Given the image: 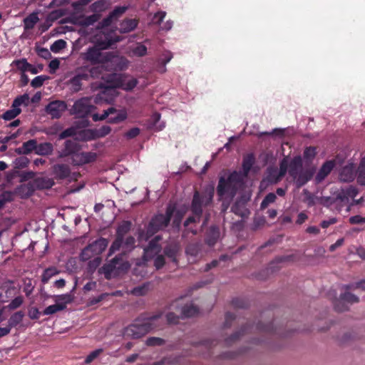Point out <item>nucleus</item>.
<instances>
[{
  "label": "nucleus",
  "mask_w": 365,
  "mask_h": 365,
  "mask_svg": "<svg viewBox=\"0 0 365 365\" xmlns=\"http://www.w3.org/2000/svg\"><path fill=\"white\" fill-rule=\"evenodd\" d=\"M302 170V162L300 156L295 157L289 165V173L293 178Z\"/></svg>",
  "instance_id": "obj_18"
},
{
  "label": "nucleus",
  "mask_w": 365,
  "mask_h": 365,
  "mask_svg": "<svg viewBox=\"0 0 365 365\" xmlns=\"http://www.w3.org/2000/svg\"><path fill=\"white\" fill-rule=\"evenodd\" d=\"M101 14H93L91 16H83L78 19L79 24L83 26H89L93 25L101 19Z\"/></svg>",
  "instance_id": "obj_26"
},
{
  "label": "nucleus",
  "mask_w": 365,
  "mask_h": 365,
  "mask_svg": "<svg viewBox=\"0 0 365 365\" xmlns=\"http://www.w3.org/2000/svg\"><path fill=\"white\" fill-rule=\"evenodd\" d=\"M303 195H304V199L303 201L307 203L308 207L314 206L317 204H322L325 206H329L328 200H329V197H319L317 196H315L312 195L311 192H309L307 190H303Z\"/></svg>",
  "instance_id": "obj_16"
},
{
  "label": "nucleus",
  "mask_w": 365,
  "mask_h": 365,
  "mask_svg": "<svg viewBox=\"0 0 365 365\" xmlns=\"http://www.w3.org/2000/svg\"><path fill=\"white\" fill-rule=\"evenodd\" d=\"M35 186L38 188H49L53 185V181L49 178H37L34 180Z\"/></svg>",
  "instance_id": "obj_33"
},
{
  "label": "nucleus",
  "mask_w": 365,
  "mask_h": 365,
  "mask_svg": "<svg viewBox=\"0 0 365 365\" xmlns=\"http://www.w3.org/2000/svg\"><path fill=\"white\" fill-rule=\"evenodd\" d=\"M36 148L37 142L36 140L32 139L24 143L21 149L24 154H29L34 150L36 151Z\"/></svg>",
  "instance_id": "obj_38"
},
{
  "label": "nucleus",
  "mask_w": 365,
  "mask_h": 365,
  "mask_svg": "<svg viewBox=\"0 0 365 365\" xmlns=\"http://www.w3.org/2000/svg\"><path fill=\"white\" fill-rule=\"evenodd\" d=\"M161 237L158 235L152 240L147 247L144 249L143 258L145 261L154 259V266L157 269L162 268L165 263V257L160 255L162 250L161 246L159 245V241Z\"/></svg>",
  "instance_id": "obj_7"
},
{
  "label": "nucleus",
  "mask_w": 365,
  "mask_h": 365,
  "mask_svg": "<svg viewBox=\"0 0 365 365\" xmlns=\"http://www.w3.org/2000/svg\"><path fill=\"white\" fill-rule=\"evenodd\" d=\"M48 78L46 76H38L35 77L31 82V85L34 88H40L45 80H47Z\"/></svg>",
  "instance_id": "obj_49"
},
{
  "label": "nucleus",
  "mask_w": 365,
  "mask_h": 365,
  "mask_svg": "<svg viewBox=\"0 0 365 365\" xmlns=\"http://www.w3.org/2000/svg\"><path fill=\"white\" fill-rule=\"evenodd\" d=\"M123 244V238L117 236L116 240L113 242L109 250V255H113L115 252L118 250Z\"/></svg>",
  "instance_id": "obj_51"
},
{
  "label": "nucleus",
  "mask_w": 365,
  "mask_h": 365,
  "mask_svg": "<svg viewBox=\"0 0 365 365\" xmlns=\"http://www.w3.org/2000/svg\"><path fill=\"white\" fill-rule=\"evenodd\" d=\"M254 163V158L252 155H250L246 156L243 160L242 163V169H243V173L242 175L244 176V179L247 175L249 171L250 170L251 168L252 167V165Z\"/></svg>",
  "instance_id": "obj_35"
},
{
  "label": "nucleus",
  "mask_w": 365,
  "mask_h": 365,
  "mask_svg": "<svg viewBox=\"0 0 365 365\" xmlns=\"http://www.w3.org/2000/svg\"><path fill=\"white\" fill-rule=\"evenodd\" d=\"M173 211L174 207L169 204L165 215L159 214L155 215L150 222L146 232L140 233L139 240L146 241L158 231L166 227L171 220Z\"/></svg>",
  "instance_id": "obj_6"
},
{
  "label": "nucleus",
  "mask_w": 365,
  "mask_h": 365,
  "mask_svg": "<svg viewBox=\"0 0 365 365\" xmlns=\"http://www.w3.org/2000/svg\"><path fill=\"white\" fill-rule=\"evenodd\" d=\"M24 302V297L22 296H18L14 298L6 307L10 310L16 309L20 307Z\"/></svg>",
  "instance_id": "obj_46"
},
{
  "label": "nucleus",
  "mask_w": 365,
  "mask_h": 365,
  "mask_svg": "<svg viewBox=\"0 0 365 365\" xmlns=\"http://www.w3.org/2000/svg\"><path fill=\"white\" fill-rule=\"evenodd\" d=\"M213 195V187L207 189L202 195H200L198 192H195L193 196L191 207L193 216L189 217L184 223L185 227H187V230L193 234H195L196 232L191 228H189V225L191 223H195L200 221V218L202 212V207L207 206L212 202Z\"/></svg>",
  "instance_id": "obj_4"
},
{
  "label": "nucleus",
  "mask_w": 365,
  "mask_h": 365,
  "mask_svg": "<svg viewBox=\"0 0 365 365\" xmlns=\"http://www.w3.org/2000/svg\"><path fill=\"white\" fill-rule=\"evenodd\" d=\"M53 145L50 143H43L37 145L36 153L40 155H46L52 153Z\"/></svg>",
  "instance_id": "obj_30"
},
{
  "label": "nucleus",
  "mask_w": 365,
  "mask_h": 365,
  "mask_svg": "<svg viewBox=\"0 0 365 365\" xmlns=\"http://www.w3.org/2000/svg\"><path fill=\"white\" fill-rule=\"evenodd\" d=\"M357 194V190L352 186H349L346 189H341L336 192L332 197H329V206L332 204H336L340 207L339 208L340 210L342 206L348 205L350 200L354 199Z\"/></svg>",
  "instance_id": "obj_8"
},
{
  "label": "nucleus",
  "mask_w": 365,
  "mask_h": 365,
  "mask_svg": "<svg viewBox=\"0 0 365 365\" xmlns=\"http://www.w3.org/2000/svg\"><path fill=\"white\" fill-rule=\"evenodd\" d=\"M11 66H15L21 73H26L28 68L31 67V63L27 61L26 58H23L14 60Z\"/></svg>",
  "instance_id": "obj_29"
},
{
  "label": "nucleus",
  "mask_w": 365,
  "mask_h": 365,
  "mask_svg": "<svg viewBox=\"0 0 365 365\" xmlns=\"http://www.w3.org/2000/svg\"><path fill=\"white\" fill-rule=\"evenodd\" d=\"M95 110L96 107L92 105L91 99L86 98L77 101L73 106V113L78 115L79 117H85L91 114L92 119L95 122L103 120L110 115L113 114V113L115 112V110L113 107L105 110L102 115L94 113L93 112Z\"/></svg>",
  "instance_id": "obj_5"
},
{
  "label": "nucleus",
  "mask_w": 365,
  "mask_h": 365,
  "mask_svg": "<svg viewBox=\"0 0 365 365\" xmlns=\"http://www.w3.org/2000/svg\"><path fill=\"white\" fill-rule=\"evenodd\" d=\"M276 198L277 197L275 194L272 192L269 193L262 200L260 205L261 209L264 210L267 207L269 204L273 203L275 201Z\"/></svg>",
  "instance_id": "obj_48"
},
{
  "label": "nucleus",
  "mask_w": 365,
  "mask_h": 365,
  "mask_svg": "<svg viewBox=\"0 0 365 365\" xmlns=\"http://www.w3.org/2000/svg\"><path fill=\"white\" fill-rule=\"evenodd\" d=\"M66 106L63 101H53L46 106V112L52 116V118H59L62 113L66 110Z\"/></svg>",
  "instance_id": "obj_17"
},
{
  "label": "nucleus",
  "mask_w": 365,
  "mask_h": 365,
  "mask_svg": "<svg viewBox=\"0 0 365 365\" xmlns=\"http://www.w3.org/2000/svg\"><path fill=\"white\" fill-rule=\"evenodd\" d=\"M180 248L178 243L173 242L168 245L164 248V254L173 262H177V257L180 252Z\"/></svg>",
  "instance_id": "obj_19"
},
{
  "label": "nucleus",
  "mask_w": 365,
  "mask_h": 365,
  "mask_svg": "<svg viewBox=\"0 0 365 365\" xmlns=\"http://www.w3.org/2000/svg\"><path fill=\"white\" fill-rule=\"evenodd\" d=\"M66 46V42L63 39H58L54 41L51 46V51L53 53H58Z\"/></svg>",
  "instance_id": "obj_43"
},
{
  "label": "nucleus",
  "mask_w": 365,
  "mask_h": 365,
  "mask_svg": "<svg viewBox=\"0 0 365 365\" xmlns=\"http://www.w3.org/2000/svg\"><path fill=\"white\" fill-rule=\"evenodd\" d=\"M349 222L353 225L365 223V217L360 215H355L349 218Z\"/></svg>",
  "instance_id": "obj_63"
},
{
  "label": "nucleus",
  "mask_w": 365,
  "mask_h": 365,
  "mask_svg": "<svg viewBox=\"0 0 365 365\" xmlns=\"http://www.w3.org/2000/svg\"><path fill=\"white\" fill-rule=\"evenodd\" d=\"M100 65L101 66H93L90 68V70L88 71V77L91 76L93 78H98L101 76L103 70L106 71V69L102 66V64H100Z\"/></svg>",
  "instance_id": "obj_44"
},
{
  "label": "nucleus",
  "mask_w": 365,
  "mask_h": 365,
  "mask_svg": "<svg viewBox=\"0 0 365 365\" xmlns=\"http://www.w3.org/2000/svg\"><path fill=\"white\" fill-rule=\"evenodd\" d=\"M164 341L161 338L159 337H149L145 341V344L147 346H160L163 344Z\"/></svg>",
  "instance_id": "obj_55"
},
{
  "label": "nucleus",
  "mask_w": 365,
  "mask_h": 365,
  "mask_svg": "<svg viewBox=\"0 0 365 365\" xmlns=\"http://www.w3.org/2000/svg\"><path fill=\"white\" fill-rule=\"evenodd\" d=\"M134 245H135V239L134 237H128L124 243H123V248L125 250H132L133 247H134Z\"/></svg>",
  "instance_id": "obj_59"
},
{
  "label": "nucleus",
  "mask_w": 365,
  "mask_h": 365,
  "mask_svg": "<svg viewBox=\"0 0 365 365\" xmlns=\"http://www.w3.org/2000/svg\"><path fill=\"white\" fill-rule=\"evenodd\" d=\"M130 227V223L129 222H123L117 230V236L123 237V235L128 232Z\"/></svg>",
  "instance_id": "obj_50"
},
{
  "label": "nucleus",
  "mask_w": 365,
  "mask_h": 365,
  "mask_svg": "<svg viewBox=\"0 0 365 365\" xmlns=\"http://www.w3.org/2000/svg\"><path fill=\"white\" fill-rule=\"evenodd\" d=\"M83 139L86 140H91L98 138L95 129H88L83 133Z\"/></svg>",
  "instance_id": "obj_54"
},
{
  "label": "nucleus",
  "mask_w": 365,
  "mask_h": 365,
  "mask_svg": "<svg viewBox=\"0 0 365 365\" xmlns=\"http://www.w3.org/2000/svg\"><path fill=\"white\" fill-rule=\"evenodd\" d=\"M59 272V270L55 267H48L44 270L42 274V282L44 284L47 283L51 277L57 275Z\"/></svg>",
  "instance_id": "obj_32"
},
{
  "label": "nucleus",
  "mask_w": 365,
  "mask_h": 365,
  "mask_svg": "<svg viewBox=\"0 0 365 365\" xmlns=\"http://www.w3.org/2000/svg\"><path fill=\"white\" fill-rule=\"evenodd\" d=\"M166 16V12L160 11L155 14L153 16V21L156 24H160Z\"/></svg>",
  "instance_id": "obj_60"
},
{
  "label": "nucleus",
  "mask_w": 365,
  "mask_h": 365,
  "mask_svg": "<svg viewBox=\"0 0 365 365\" xmlns=\"http://www.w3.org/2000/svg\"><path fill=\"white\" fill-rule=\"evenodd\" d=\"M171 205L174 207V211L172 215V217H173V224L175 226L179 227L180 222L182 220V218L185 215L187 209L185 207L176 209L174 205H173V204H171Z\"/></svg>",
  "instance_id": "obj_27"
},
{
  "label": "nucleus",
  "mask_w": 365,
  "mask_h": 365,
  "mask_svg": "<svg viewBox=\"0 0 365 365\" xmlns=\"http://www.w3.org/2000/svg\"><path fill=\"white\" fill-rule=\"evenodd\" d=\"M160 120V115L158 113H155L151 117L153 126L154 129L158 131L161 130L165 127L164 123H160L158 124Z\"/></svg>",
  "instance_id": "obj_42"
},
{
  "label": "nucleus",
  "mask_w": 365,
  "mask_h": 365,
  "mask_svg": "<svg viewBox=\"0 0 365 365\" xmlns=\"http://www.w3.org/2000/svg\"><path fill=\"white\" fill-rule=\"evenodd\" d=\"M120 41V36L113 32L108 33L104 35L103 38L98 39L95 46L89 47L82 53V58L92 65L102 64L108 71H122L126 66L125 58L113 51L101 52V50L108 49Z\"/></svg>",
  "instance_id": "obj_1"
},
{
  "label": "nucleus",
  "mask_w": 365,
  "mask_h": 365,
  "mask_svg": "<svg viewBox=\"0 0 365 365\" xmlns=\"http://www.w3.org/2000/svg\"><path fill=\"white\" fill-rule=\"evenodd\" d=\"M114 109L115 110V112H114L113 113H117V115L115 117L110 118L108 119L109 123H118L122 122L126 119L127 113L125 110H121L118 111L115 108H114Z\"/></svg>",
  "instance_id": "obj_40"
},
{
  "label": "nucleus",
  "mask_w": 365,
  "mask_h": 365,
  "mask_svg": "<svg viewBox=\"0 0 365 365\" xmlns=\"http://www.w3.org/2000/svg\"><path fill=\"white\" fill-rule=\"evenodd\" d=\"M53 173L56 178L64 179L70 174V168L68 165L63 164H57L53 167Z\"/></svg>",
  "instance_id": "obj_23"
},
{
  "label": "nucleus",
  "mask_w": 365,
  "mask_h": 365,
  "mask_svg": "<svg viewBox=\"0 0 365 365\" xmlns=\"http://www.w3.org/2000/svg\"><path fill=\"white\" fill-rule=\"evenodd\" d=\"M115 19L110 14L106 18L103 19L98 24V28L104 29L109 26L112 21Z\"/></svg>",
  "instance_id": "obj_58"
},
{
  "label": "nucleus",
  "mask_w": 365,
  "mask_h": 365,
  "mask_svg": "<svg viewBox=\"0 0 365 365\" xmlns=\"http://www.w3.org/2000/svg\"><path fill=\"white\" fill-rule=\"evenodd\" d=\"M138 21L135 19H125L120 24V32L123 34L133 31L138 26Z\"/></svg>",
  "instance_id": "obj_24"
},
{
  "label": "nucleus",
  "mask_w": 365,
  "mask_h": 365,
  "mask_svg": "<svg viewBox=\"0 0 365 365\" xmlns=\"http://www.w3.org/2000/svg\"><path fill=\"white\" fill-rule=\"evenodd\" d=\"M62 310H63V307H61V305H58L57 304H55L50 305V306L47 307L43 310V314L44 315H51V314H55L58 312L62 311Z\"/></svg>",
  "instance_id": "obj_47"
},
{
  "label": "nucleus",
  "mask_w": 365,
  "mask_h": 365,
  "mask_svg": "<svg viewBox=\"0 0 365 365\" xmlns=\"http://www.w3.org/2000/svg\"><path fill=\"white\" fill-rule=\"evenodd\" d=\"M88 80V74L85 73H78L73 76L71 81V85L73 87L74 91H79L81 90L82 81Z\"/></svg>",
  "instance_id": "obj_22"
},
{
  "label": "nucleus",
  "mask_w": 365,
  "mask_h": 365,
  "mask_svg": "<svg viewBox=\"0 0 365 365\" xmlns=\"http://www.w3.org/2000/svg\"><path fill=\"white\" fill-rule=\"evenodd\" d=\"M103 350L102 349H98L91 352L85 359V364H89L95 359H96L102 353Z\"/></svg>",
  "instance_id": "obj_45"
},
{
  "label": "nucleus",
  "mask_w": 365,
  "mask_h": 365,
  "mask_svg": "<svg viewBox=\"0 0 365 365\" xmlns=\"http://www.w3.org/2000/svg\"><path fill=\"white\" fill-rule=\"evenodd\" d=\"M149 289H150V284H144L143 285L135 287L131 291V294H133L135 296H138V297L143 296L148 292Z\"/></svg>",
  "instance_id": "obj_41"
},
{
  "label": "nucleus",
  "mask_w": 365,
  "mask_h": 365,
  "mask_svg": "<svg viewBox=\"0 0 365 365\" xmlns=\"http://www.w3.org/2000/svg\"><path fill=\"white\" fill-rule=\"evenodd\" d=\"M345 288H346V289H361L362 290H365V280H361L359 282L346 285Z\"/></svg>",
  "instance_id": "obj_61"
},
{
  "label": "nucleus",
  "mask_w": 365,
  "mask_h": 365,
  "mask_svg": "<svg viewBox=\"0 0 365 365\" xmlns=\"http://www.w3.org/2000/svg\"><path fill=\"white\" fill-rule=\"evenodd\" d=\"M39 21L38 14L32 13L24 19V29L25 31L33 29Z\"/></svg>",
  "instance_id": "obj_25"
},
{
  "label": "nucleus",
  "mask_w": 365,
  "mask_h": 365,
  "mask_svg": "<svg viewBox=\"0 0 365 365\" xmlns=\"http://www.w3.org/2000/svg\"><path fill=\"white\" fill-rule=\"evenodd\" d=\"M165 322V319L162 314L146 319H137L123 329L122 334L125 339H140L151 330L160 328Z\"/></svg>",
  "instance_id": "obj_3"
},
{
  "label": "nucleus",
  "mask_w": 365,
  "mask_h": 365,
  "mask_svg": "<svg viewBox=\"0 0 365 365\" xmlns=\"http://www.w3.org/2000/svg\"><path fill=\"white\" fill-rule=\"evenodd\" d=\"M126 11V8L123 6H118L113 9L112 12L110 14L111 16L115 19H118L119 16H120L125 11Z\"/></svg>",
  "instance_id": "obj_62"
},
{
  "label": "nucleus",
  "mask_w": 365,
  "mask_h": 365,
  "mask_svg": "<svg viewBox=\"0 0 365 365\" xmlns=\"http://www.w3.org/2000/svg\"><path fill=\"white\" fill-rule=\"evenodd\" d=\"M108 242L105 238H100L84 248L81 252L83 260H88L94 255L102 253L107 247Z\"/></svg>",
  "instance_id": "obj_9"
},
{
  "label": "nucleus",
  "mask_w": 365,
  "mask_h": 365,
  "mask_svg": "<svg viewBox=\"0 0 365 365\" xmlns=\"http://www.w3.org/2000/svg\"><path fill=\"white\" fill-rule=\"evenodd\" d=\"M357 181L361 185H365V155L362 157L358 168Z\"/></svg>",
  "instance_id": "obj_36"
},
{
  "label": "nucleus",
  "mask_w": 365,
  "mask_h": 365,
  "mask_svg": "<svg viewBox=\"0 0 365 365\" xmlns=\"http://www.w3.org/2000/svg\"><path fill=\"white\" fill-rule=\"evenodd\" d=\"M346 292L341 295L339 299L334 304L335 309L339 312H344L347 309V307L344 304H352L359 302V298L356 296L348 292L349 289H346Z\"/></svg>",
  "instance_id": "obj_14"
},
{
  "label": "nucleus",
  "mask_w": 365,
  "mask_h": 365,
  "mask_svg": "<svg viewBox=\"0 0 365 365\" xmlns=\"http://www.w3.org/2000/svg\"><path fill=\"white\" fill-rule=\"evenodd\" d=\"M113 78H115L113 82L109 83L106 88H122L126 91L133 90L137 85V80L135 78H126L113 76Z\"/></svg>",
  "instance_id": "obj_13"
},
{
  "label": "nucleus",
  "mask_w": 365,
  "mask_h": 365,
  "mask_svg": "<svg viewBox=\"0 0 365 365\" xmlns=\"http://www.w3.org/2000/svg\"><path fill=\"white\" fill-rule=\"evenodd\" d=\"M97 158V154L93 152H81L75 153L72 156L73 163L76 165H83L94 162Z\"/></svg>",
  "instance_id": "obj_15"
},
{
  "label": "nucleus",
  "mask_w": 365,
  "mask_h": 365,
  "mask_svg": "<svg viewBox=\"0 0 365 365\" xmlns=\"http://www.w3.org/2000/svg\"><path fill=\"white\" fill-rule=\"evenodd\" d=\"M335 165L334 161L329 160L326 162L316 176V180L319 182L322 181L332 170Z\"/></svg>",
  "instance_id": "obj_21"
},
{
  "label": "nucleus",
  "mask_w": 365,
  "mask_h": 365,
  "mask_svg": "<svg viewBox=\"0 0 365 365\" xmlns=\"http://www.w3.org/2000/svg\"><path fill=\"white\" fill-rule=\"evenodd\" d=\"M200 251V247L197 244H191L186 248V253L188 255L196 257Z\"/></svg>",
  "instance_id": "obj_52"
},
{
  "label": "nucleus",
  "mask_w": 365,
  "mask_h": 365,
  "mask_svg": "<svg viewBox=\"0 0 365 365\" xmlns=\"http://www.w3.org/2000/svg\"><path fill=\"white\" fill-rule=\"evenodd\" d=\"M130 265L128 262H125L119 264V259L114 258L108 263L105 264L99 269V272L104 274L105 277L108 279H110L113 276L117 274L118 269H128Z\"/></svg>",
  "instance_id": "obj_10"
},
{
  "label": "nucleus",
  "mask_w": 365,
  "mask_h": 365,
  "mask_svg": "<svg viewBox=\"0 0 365 365\" xmlns=\"http://www.w3.org/2000/svg\"><path fill=\"white\" fill-rule=\"evenodd\" d=\"M312 178V173L308 171L302 170L297 175V178H294L296 181V183L299 187L304 185L308 180H309Z\"/></svg>",
  "instance_id": "obj_34"
},
{
  "label": "nucleus",
  "mask_w": 365,
  "mask_h": 365,
  "mask_svg": "<svg viewBox=\"0 0 365 365\" xmlns=\"http://www.w3.org/2000/svg\"><path fill=\"white\" fill-rule=\"evenodd\" d=\"M198 312L197 307L192 304H187L181 309L182 316L184 317H190L195 315Z\"/></svg>",
  "instance_id": "obj_39"
},
{
  "label": "nucleus",
  "mask_w": 365,
  "mask_h": 365,
  "mask_svg": "<svg viewBox=\"0 0 365 365\" xmlns=\"http://www.w3.org/2000/svg\"><path fill=\"white\" fill-rule=\"evenodd\" d=\"M244 185V176L240 172H232L220 176L217 186L219 200L222 201V210L225 211L237 192Z\"/></svg>",
  "instance_id": "obj_2"
},
{
  "label": "nucleus",
  "mask_w": 365,
  "mask_h": 365,
  "mask_svg": "<svg viewBox=\"0 0 365 365\" xmlns=\"http://www.w3.org/2000/svg\"><path fill=\"white\" fill-rule=\"evenodd\" d=\"M316 148L314 147L307 148L304 152V158L307 160H312L316 155Z\"/></svg>",
  "instance_id": "obj_56"
},
{
  "label": "nucleus",
  "mask_w": 365,
  "mask_h": 365,
  "mask_svg": "<svg viewBox=\"0 0 365 365\" xmlns=\"http://www.w3.org/2000/svg\"><path fill=\"white\" fill-rule=\"evenodd\" d=\"M107 1L99 0L92 4L90 9L95 14H98L99 12L105 11L107 9Z\"/></svg>",
  "instance_id": "obj_37"
},
{
  "label": "nucleus",
  "mask_w": 365,
  "mask_h": 365,
  "mask_svg": "<svg viewBox=\"0 0 365 365\" xmlns=\"http://www.w3.org/2000/svg\"><path fill=\"white\" fill-rule=\"evenodd\" d=\"M72 301L73 297L70 294H61L55 297L56 304L61 305V307H63V309H65L67 304L71 303Z\"/></svg>",
  "instance_id": "obj_31"
},
{
  "label": "nucleus",
  "mask_w": 365,
  "mask_h": 365,
  "mask_svg": "<svg viewBox=\"0 0 365 365\" xmlns=\"http://www.w3.org/2000/svg\"><path fill=\"white\" fill-rule=\"evenodd\" d=\"M355 178V167L349 164L343 168L340 173V180L344 182L352 181Z\"/></svg>",
  "instance_id": "obj_20"
},
{
  "label": "nucleus",
  "mask_w": 365,
  "mask_h": 365,
  "mask_svg": "<svg viewBox=\"0 0 365 365\" xmlns=\"http://www.w3.org/2000/svg\"><path fill=\"white\" fill-rule=\"evenodd\" d=\"M29 102V98L26 93L24 95L17 98L13 102L11 108L6 111L2 118L4 120H10L16 117L21 111L20 106H27Z\"/></svg>",
  "instance_id": "obj_11"
},
{
  "label": "nucleus",
  "mask_w": 365,
  "mask_h": 365,
  "mask_svg": "<svg viewBox=\"0 0 365 365\" xmlns=\"http://www.w3.org/2000/svg\"><path fill=\"white\" fill-rule=\"evenodd\" d=\"M288 159L284 158L280 163L279 170L277 168H269L267 169V175L266 180L271 183H275L281 180V178L286 174L288 168Z\"/></svg>",
  "instance_id": "obj_12"
},
{
  "label": "nucleus",
  "mask_w": 365,
  "mask_h": 365,
  "mask_svg": "<svg viewBox=\"0 0 365 365\" xmlns=\"http://www.w3.org/2000/svg\"><path fill=\"white\" fill-rule=\"evenodd\" d=\"M133 53L138 56H143L147 53V48L143 44H139L134 48Z\"/></svg>",
  "instance_id": "obj_57"
},
{
  "label": "nucleus",
  "mask_w": 365,
  "mask_h": 365,
  "mask_svg": "<svg viewBox=\"0 0 365 365\" xmlns=\"http://www.w3.org/2000/svg\"><path fill=\"white\" fill-rule=\"evenodd\" d=\"M24 317V314L21 311L14 313L9 319L7 325L11 329L22 322Z\"/></svg>",
  "instance_id": "obj_28"
},
{
  "label": "nucleus",
  "mask_w": 365,
  "mask_h": 365,
  "mask_svg": "<svg viewBox=\"0 0 365 365\" xmlns=\"http://www.w3.org/2000/svg\"><path fill=\"white\" fill-rule=\"evenodd\" d=\"M96 131L98 138H101L108 135L111 131V128L108 125H103L100 128H96Z\"/></svg>",
  "instance_id": "obj_53"
},
{
  "label": "nucleus",
  "mask_w": 365,
  "mask_h": 365,
  "mask_svg": "<svg viewBox=\"0 0 365 365\" xmlns=\"http://www.w3.org/2000/svg\"><path fill=\"white\" fill-rule=\"evenodd\" d=\"M38 55L45 59H47L51 57V54L50 51L46 48H40L37 51Z\"/></svg>",
  "instance_id": "obj_64"
}]
</instances>
